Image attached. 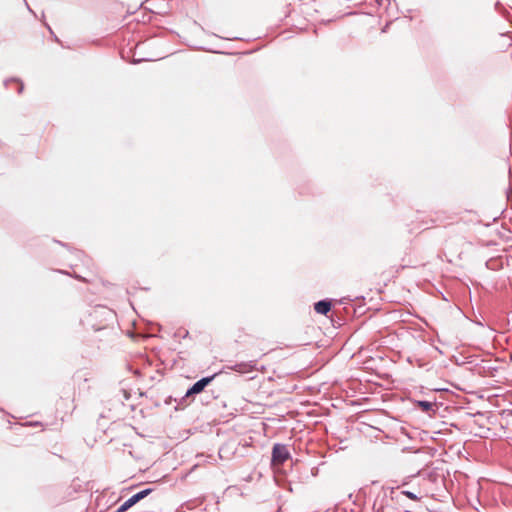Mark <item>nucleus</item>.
<instances>
[{"instance_id": "obj_6", "label": "nucleus", "mask_w": 512, "mask_h": 512, "mask_svg": "<svg viewBox=\"0 0 512 512\" xmlns=\"http://www.w3.org/2000/svg\"><path fill=\"white\" fill-rule=\"evenodd\" d=\"M415 407H417L419 410H421L424 413H427L428 415L435 414L437 411V406L435 402L428 401V400H415L414 401Z\"/></svg>"}, {"instance_id": "obj_9", "label": "nucleus", "mask_w": 512, "mask_h": 512, "mask_svg": "<svg viewBox=\"0 0 512 512\" xmlns=\"http://www.w3.org/2000/svg\"><path fill=\"white\" fill-rule=\"evenodd\" d=\"M94 312H95L96 314H98V313L105 314V315H106V318H110V319H113V318H114V316H115V315H114V313H113V311L108 310V309H106V308H104V307L97 308V309H95V311H94Z\"/></svg>"}, {"instance_id": "obj_5", "label": "nucleus", "mask_w": 512, "mask_h": 512, "mask_svg": "<svg viewBox=\"0 0 512 512\" xmlns=\"http://www.w3.org/2000/svg\"><path fill=\"white\" fill-rule=\"evenodd\" d=\"M226 368L238 372L240 374H246L253 371L256 368V361H243L235 363L233 365H227Z\"/></svg>"}, {"instance_id": "obj_12", "label": "nucleus", "mask_w": 512, "mask_h": 512, "mask_svg": "<svg viewBox=\"0 0 512 512\" xmlns=\"http://www.w3.org/2000/svg\"><path fill=\"white\" fill-rule=\"evenodd\" d=\"M75 278H76V279H80V280H84L83 278H81V277H80V276H78V275H75Z\"/></svg>"}, {"instance_id": "obj_1", "label": "nucleus", "mask_w": 512, "mask_h": 512, "mask_svg": "<svg viewBox=\"0 0 512 512\" xmlns=\"http://www.w3.org/2000/svg\"><path fill=\"white\" fill-rule=\"evenodd\" d=\"M403 496L411 500H419V497L411 491H396L394 488L382 487L381 492L377 495L376 499L374 500L373 509L376 510L377 512H383L384 508L389 506L388 498H390V500L392 501L396 500L397 502H399Z\"/></svg>"}, {"instance_id": "obj_3", "label": "nucleus", "mask_w": 512, "mask_h": 512, "mask_svg": "<svg viewBox=\"0 0 512 512\" xmlns=\"http://www.w3.org/2000/svg\"><path fill=\"white\" fill-rule=\"evenodd\" d=\"M152 488H145L134 495H132L130 498H128L123 504H121L116 512H125L131 507H133L135 504L146 498L148 495L152 493Z\"/></svg>"}, {"instance_id": "obj_4", "label": "nucleus", "mask_w": 512, "mask_h": 512, "mask_svg": "<svg viewBox=\"0 0 512 512\" xmlns=\"http://www.w3.org/2000/svg\"><path fill=\"white\" fill-rule=\"evenodd\" d=\"M217 375V373H214L213 375L203 377L196 381L191 387L187 389L185 397H191L203 392L204 389L215 379Z\"/></svg>"}, {"instance_id": "obj_11", "label": "nucleus", "mask_w": 512, "mask_h": 512, "mask_svg": "<svg viewBox=\"0 0 512 512\" xmlns=\"http://www.w3.org/2000/svg\"><path fill=\"white\" fill-rule=\"evenodd\" d=\"M48 30L50 31L51 34H53V31H52V28H50V26L46 25Z\"/></svg>"}, {"instance_id": "obj_10", "label": "nucleus", "mask_w": 512, "mask_h": 512, "mask_svg": "<svg viewBox=\"0 0 512 512\" xmlns=\"http://www.w3.org/2000/svg\"><path fill=\"white\" fill-rule=\"evenodd\" d=\"M83 384L87 383L89 381V378L88 377H83Z\"/></svg>"}, {"instance_id": "obj_2", "label": "nucleus", "mask_w": 512, "mask_h": 512, "mask_svg": "<svg viewBox=\"0 0 512 512\" xmlns=\"http://www.w3.org/2000/svg\"><path fill=\"white\" fill-rule=\"evenodd\" d=\"M291 458V454L285 444L275 443L272 447L271 462L275 465H282L288 459Z\"/></svg>"}, {"instance_id": "obj_7", "label": "nucleus", "mask_w": 512, "mask_h": 512, "mask_svg": "<svg viewBox=\"0 0 512 512\" xmlns=\"http://www.w3.org/2000/svg\"><path fill=\"white\" fill-rule=\"evenodd\" d=\"M331 308L332 300L328 298L319 300L314 304V310L321 315H327L331 311Z\"/></svg>"}, {"instance_id": "obj_8", "label": "nucleus", "mask_w": 512, "mask_h": 512, "mask_svg": "<svg viewBox=\"0 0 512 512\" xmlns=\"http://www.w3.org/2000/svg\"><path fill=\"white\" fill-rule=\"evenodd\" d=\"M10 84L16 85V91L18 94H21L24 90V84L18 78H11L4 81V85L6 88H9Z\"/></svg>"}, {"instance_id": "obj_13", "label": "nucleus", "mask_w": 512, "mask_h": 512, "mask_svg": "<svg viewBox=\"0 0 512 512\" xmlns=\"http://www.w3.org/2000/svg\"><path fill=\"white\" fill-rule=\"evenodd\" d=\"M27 7H28L29 12L34 13V12L32 11V9H31L28 5H27Z\"/></svg>"}]
</instances>
